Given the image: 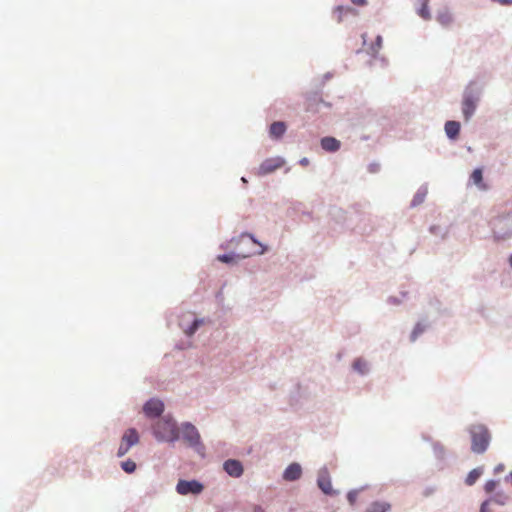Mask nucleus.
Returning <instances> with one entry per match:
<instances>
[{"instance_id":"f257e3e1","label":"nucleus","mask_w":512,"mask_h":512,"mask_svg":"<svg viewBox=\"0 0 512 512\" xmlns=\"http://www.w3.org/2000/svg\"><path fill=\"white\" fill-rule=\"evenodd\" d=\"M153 431L159 441L173 442L179 438L178 428L171 418L159 419L154 425Z\"/></svg>"},{"instance_id":"f03ea898","label":"nucleus","mask_w":512,"mask_h":512,"mask_svg":"<svg viewBox=\"0 0 512 512\" xmlns=\"http://www.w3.org/2000/svg\"><path fill=\"white\" fill-rule=\"evenodd\" d=\"M470 434L472 439L471 449L474 453H484L490 442V433L488 429L481 424L473 425L470 428Z\"/></svg>"},{"instance_id":"7ed1b4c3","label":"nucleus","mask_w":512,"mask_h":512,"mask_svg":"<svg viewBox=\"0 0 512 512\" xmlns=\"http://www.w3.org/2000/svg\"><path fill=\"white\" fill-rule=\"evenodd\" d=\"M203 489L204 486L197 480H179L176 485V491L180 495H199Z\"/></svg>"},{"instance_id":"20e7f679","label":"nucleus","mask_w":512,"mask_h":512,"mask_svg":"<svg viewBox=\"0 0 512 512\" xmlns=\"http://www.w3.org/2000/svg\"><path fill=\"white\" fill-rule=\"evenodd\" d=\"M285 164V160L282 157H272L265 159L259 166L256 174L258 176H264L270 174L277 169H280Z\"/></svg>"},{"instance_id":"39448f33","label":"nucleus","mask_w":512,"mask_h":512,"mask_svg":"<svg viewBox=\"0 0 512 512\" xmlns=\"http://www.w3.org/2000/svg\"><path fill=\"white\" fill-rule=\"evenodd\" d=\"M182 438L188 443L189 446L202 447L200 441V434L196 427L191 423H185L182 425Z\"/></svg>"},{"instance_id":"423d86ee","label":"nucleus","mask_w":512,"mask_h":512,"mask_svg":"<svg viewBox=\"0 0 512 512\" xmlns=\"http://www.w3.org/2000/svg\"><path fill=\"white\" fill-rule=\"evenodd\" d=\"M145 415L149 418L160 416L164 411V404L158 399H150L143 407Z\"/></svg>"},{"instance_id":"0eeeda50","label":"nucleus","mask_w":512,"mask_h":512,"mask_svg":"<svg viewBox=\"0 0 512 512\" xmlns=\"http://www.w3.org/2000/svg\"><path fill=\"white\" fill-rule=\"evenodd\" d=\"M478 98L472 93H465L462 102V112L466 120L474 114Z\"/></svg>"},{"instance_id":"6e6552de","label":"nucleus","mask_w":512,"mask_h":512,"mask_svg":"<svg viewBox=\"0 0 512 512\" xmlns=\"http://www.w3.org/2000/svg\"><path fill=\"white\" fill-rule=\"evenodd\" d=\"M317 484H318V487L323 491V493H325L327 495H332L334 493L333 489H332L330 476H329L327 469H322L319 472Z\"/></svg>"},{"instance_id":"1a4fd4ad","label":"nucleus","mask_w":512,"mask_h":512,"mask_svg":"<svg viewBox=\"0 0 512 512\" xmlns=\"http://www.w3.org/2000/svg\"><path fill=\"white\" fill-rule=\"evenodd\" d=\"M224 470L232 477H240L243 474V466L240 461L229 459L223 464Z\"/></svg>"},{"instance_id":"9d476101","label":"nucleus","mask_w":512,"mask_h":512,"mask_svg":"<svg viewBox=\"0 0 512 512\" xmlns=\"http://www.w3.org/2000/svg\"><path fill=\"white\" fill-rule=\"evenodd\" d=\"M302 475V468L298 463L290 464L283 473V478L286 481L298 480Z\"/></svg>"},{"instance_id":"9b49d317","label":"nucleus","mask_w":512,"mask_h":512,"mask_svg":"<svg viewBox=\"0 0 512 512\" xmlns=\"http://www.w3.org/2000/svg\"><path fill=\"white\" fill-rule=\"evenodd\" d=\"M341 143L334 137H324L321 139V147L327 152H336L340 149Z\"/></svg>"},{"instance_id":"f8f14e48","label":"nucleus","mask_w":512,"mask_h":512,"mask_svg":"<svg viewBox=\"0 0 512 512\" xmlns=\"http://www.w3.org/2000/svg\"><path fill=\"white\" fill-rule=\"evenodd\" d=\"M470 181L476 185L480 190H487L488 185L483 182V170L482 168H476L470 175Z\"/></svg>"},{"instance_id":"ddd939ff","label":"nucleus","mask_w":512,"mask_h":512,"mask_svg":"<svg viewBox=\"0 0 512 512\" xmlns=\"http://www.w3.org/2000/svg\"><path fill=\"white\" fill-rule=\"evenodd\" d=\"M245 240H248L250 241L251 243L255 244V245H258L261 249L259 251H256V252H244V251H241L239 252L238 256L239 257H242V258H245V257H248L250 256L251 254H254V253H257V254H263L266 250L265 247L262 246V244H260L259 242H257L254 237L250 234H243L241 237H240V242L243 243L245 242Z\"/></svg>"},{"instance_id":"4468645a","label":"nucleus","mask_w":512,"mask_h":512,"mask_svg":"<svg viewBox=\"0 0 512 512\" xmlns=\"http://www.w3.org/2000/svg\"><path fill=\"white\" fill-rule=\"evenodd\" d=\"M286 131V125L284 122H281V121H277V122H273L270 126V130H269V133H270V136L273 137V138H280Z\"/></svg>"},{"instance_id":"2eb2a0df","label":"nucleus","mask_w":512,"mask_h":512,"mask_svg":"<svg viewBox=\"0 0 512 512\" xmlns=\"http://www.w3.org/2000/svg\"><path fill=\"white\" fill-rule=\"evenodd\" d=\"M445 132L449 138H457L460 132V123L457 121H447L445 124Z\"/></svg>"},{"instance_id":"dca6fc26","label":"nucleus","mask_w":512,"mask_h":512,"mask_svg":"<svg viewBox=\"0 0 512 512\" xmlns=\"http://www.w3.org/2000/svg\"><path fill=\"white\" fill-rule=\"evenodd\" d=\"M122 440L128 443L130 446L136 445L139 442V435L136 429L130 428L125 431L122 436Z\"/></svg>"},{"instance_id":"f3484780","label":"nucleus","mask_w":512,"mask_h":512,"mask_svg":"<svg viewBox=\"0 0 512 512\" xmlns=\"http://www.w3.org/2000/svg\"><path fill=\"white\" fill-rule=\"evenodd\" d=\"M437 21L444 27L449 26L453 22V16L448 9L438 12Z\"/></svg>"},{"instance_id":"a211bd4d","label":"nucleus","mask_w":512,"mask_h":512,"mask_svg":"<svg viewBox=\"0 0 512 512\" xmlns=\"http://www.w3.org/2000/svg\"><path fill=\"white\" fill-rule=\"evenodd\" d=\"M352 11L353 10L350 7L337 6L333 11V16L337 22H341L343 20V16L351 13Z\"/></svg>"},{"instance_id":"6ab92c4d","label":"nucleus","mask_w":512,"mask_h":512,"mask_svg":"<svg viewBox=\"0 0 512 512\" xmlns=\"http://www.w3.org/2000/svg\"><path fill=\"white\" fill-rule=\"evenodd\" d=\"M353 368L360 374H364L368 371L367 362L361 358H358L353 362Z\"/></svg>"},{"instance_id":"aec40b11","label":"nucleus","mask_w":512,"mask_h":512,"mask_svg":"<svg viewBox=\"0 0 512 512\" xmlns=\"http://www.w3.org/2000/svg\"><path fill=\"white\" fill-rule=\"evenodd\" d=\"M481 473L482 472L480 469H473L467 475L465 483L469 486L473 485L478 480V478L481 476Z\"/></svg>"},{"instance_id":"412c9836","label":"nucleus","mask_w":512,"mask_h":512,"mask_svg":"<svg viewBox=\"0 0 512 512\" xmlns=\"http://www.w3.org/2000/svg\"><path fill=\"white\" fill-rule=\"evenodd\" d=\"M418 14L424 20L431 19V14L428 7V2H422L421 8L418 10Z\"/></svg>"},{"instance_id":"4be33fe9","label":"nucleus","mask_w":512,"mask_h":512,"mask_svg":"<svg viewBox=\"0 0 512 512\" xmlns=\"http://www.w3.org/2000/svg\"><path fill=\"white\" fill-rule=\"evenodd\" d=\"M121 467L126 473H133L136 470V463L128 459L121 463Z\"/></svg>"},{"instance_id":"5701e85b","label":"nucleus","mask_w":512,"mask_h":512,"mask_svg":"<svg viewBox=\"0 0 512 512\" xmlns=\"http://www.w3.org/2000/svg\"><path fill=\"white\" fill-rule=\"evenodd\" d=\"M390 509V505L387 503H375L372 506L371 512H387Z\"/></svg>"},{"instance_id":"b1692460","label":"nucleus","mask_w":512,"mask_h":512,"mask_svg":"<svg viewBox=\"0 0 512 512\" xmlns=\"http://www.w3.org/2000/svg\"><path fill=\"white\" fill-rule=\"evenodd\" d=\"M132 446H130L128 443L124 442L122 439H121V443H120V446L118 448V452H117V456L118 457H122L124 456L125 454L128 453V451L130 450Z\"/></svg>"},{"instance_id":"393cba45","label":"nucleus","mask_w":512,"mask_h":512,"mask_svg":"<svg viewBox=\"0 0 512 512\" xmlns=\"http://www.w3.org/2000/svg\"><path fill=\"white\" fill-rule=\"evenodd\" d=\"M132 446H130L128 443L124 442L122 439H121V443H120V446L118 448V452H117V456L118 457H122L124 456L125 454L128 453V451L130 450Z\"/></svg>"},{"instance_id":"a878e982","label":"nucleus","mask_w":512,"mask_h":512,"mask_svg":"<svg viewBox=\"0 0 512 512\" xmlns=\"http://www.w3.org/2000/svg\"><path fill=\"white\" fill-rule=\"evenodd\" d=\"M496 486H497V482L496 481L489 480V481L486 482L484 488H485L486 492L491 493V492H493L495 490Z\"/></svg>"},{"instance_id":"bb28decb","label":"nucleus","mask_w":512,"mask_h":512,"mask_svg":"<svg viewBox=\"0 0 512 512\" xmlns=\"http://www.w3.org/2000/svg\"><path fill=\"white\" fill-rule=\"evenodd\" d=\"M358 492L357 491H350L347 495V499L351 505H354L357 500Z\"/></svg>"},{"instance_id":"cd10ccee","label":"nucleus","mask_w":512,"mask_h":512,"mask_svg":"<svg viewBox=\"0 0 512 512\" xmlns=\"http://www.w3.org/2000/svg\"><path fill=\"white\" fill-rule=\"evenodd\" d=\"M200 323L201 322L199 320H194V322L191 325V327L188 330H186V334H188V335L194 334L195 331L197 330V328L199 327Z\"/></svg>"},{"instance_id":"c85d7f7f","label":"nucleus","mask_w":512,"mask_h":512,"mask_svg":"<svg viewBox=\"0 0 512 512\" xmlns=\"http://www.w3.org/2000/svg\"><path fill=\"white\" fill-rule=\"evenodd\" d=\"M375 46V48H372L373 53H377L382 47V37L380 35H378L376 38Z\"/></svg>"},{"instance_id":"c756f323","label":"nucleus","mask_w":512,"mask_h":512,"mask_svg":"<svg viewBox=\"0 0 512 512\" xmlns=\"http://www.w3.org/2000/svg\"><path fill=\"white\" fill-rule=\"evenodd\" d=\"M218 260L221 261V262H224V263H228V262H231L233 260V256L231 255H219L218 256Z\"/></svg>"},{"instance_id":"7c9ffc66","label":"nucleus","mask_w":512,"mask_h":512,"mask_svg":"<svg viewBox=\"0 0 512 512\" xmlns=\"http://www.w3.org/2000/svg\"><path fill=\"white\" fill-rule=\"evenodd\" d=\"M493 2H497L504 6L512 5V0H492Z\"/></svg>"},{"instance_id":"2f4dec72","label":"nucleus","mask_w":512,"mask_h":512,"mask_svg":"<svg viewBox=\"0 0 512 512\" xmlns=\"http://www.w3.org/2000/svg\"><path fill=\"white\" fill-rule=\"evenodd\" d=\"M353 4L357 5V6H364L366 5L367 1L366 0H350Z\"/></svg>"},{"instance_id":"473e14b6","label":"nucleus","mask_w":512,"mask_h":512,"mask_svg":"<svg viewBox=\"0 0 512 512\" xmlns=\"http://www.w3.org/2000/svg\"><path fill=\"white\" fill-rule=\"evenodd\" d=\"M422 329H420L418 326L414 329L413 333H412V339L415 340V338L417 337V335L419 333H421Z\"/></svg>"},{"instance_id":"72a5a7b5","label":"nucleus","mask_w":512,"mask_h":512,"mask_svg":"<svg viewBox=\"0 0 512 512\" xmlns=\"http://www.w3.org/2000/svg\"><path fill=\"white\" fill-rule=\"evenodd\" d=\"M480 512H489L488 510V502H483L480 508Z\"/></svg>"},{"instance_id":"f704fd0d","label":"nucleus","mask_w":512,"mask_h":512,"mask_svg":"<svg viewBox=\"0 0 512 512\" xmlns=\"http://www.w3.org/2000/svg\"><path fill=\"white\" fill-rule=\"evenodd\" d=\"M300 164H301L302 166H307V165L309 164V160H308L307 158H302V159L300 160Z\"/></svg>"},{"instance_id":"c9c22d12","label":"nucleus","mask_w":512,"mask_h":512,"mask_svg":"<svg viewBox=\"0 0 512 512\" xmlns=\"http://www.w3.org/2000/svg\"><path fill=\"white\" fill-rule=\"evenodd\" d=\"M506 480L512 485V471L510 474L506 477Z\"/></svg>"},{"instance_id":"e433bc0d","label":"nucleus","mask_w":512,"mask_h":512,"mask_svg":"<svg viewBox=\"0 0 512 512\" xmlns=\"http://www.w3.org/2000/svg\"><path fill=\"white\" fill-rule=\"evenodd\" d=\"M255 510H256V511H258V512H263V510H262V509H261V507H259V506H257V507L255 508Z\"/></svg>"},{"instance_id":"4c0bfd02","label":"nucleus","mask_w":512,"mask_h":512,"mask_svg":"<svg viewBox=\"0 0 512 512\" xmlns=\"http://www.w3.org/2000/svg\"><path fill=\"white\" fill-rule=\"evenodd\" d=\"M509 264L512 267V255L509 257Z\"/></svg>"},{"instance_id":"58836bf2","label":"nucleus","mask_w":512,"mask_h":512,"mask_svg":"<svg viewBox=\"0 0 512 512\" xmlns=\"http://www.w3.org/2000/svg\"><path fill=\"white\" fill-rule=\"evenodd\" d=\"M421 2H429V0H421Z\"/></svg>"}]
</instances>
